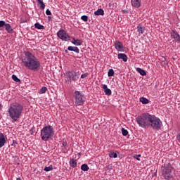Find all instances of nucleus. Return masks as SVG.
<instances>
[{
    "label": "nucleus",
    "instance_id": "9b49d317",
    "mask_svg": "<svg viewBox=\"0 0 180 180\" xmlns=\"http://www.w3.org/2000/svg\"><path fill=\"white\" fill-rule=\"evenodd\" d=\"M171 37L175 40V41H177L179 43L180 41V35L178 34V32L174 30H172L170 32Z\"/></svg>",
    "mask_w": 180,
    "mask_h": 180
},
{
    "label": "nucleus",
    "instance_id": "bb28decb",
    "mask_svg": "<svg viewBox=\"0 0 180 180\" xmlns=\"http://www.w3.org/2000/svg\"><path fill=\"white\" fill-rule=\"evenodd\" d=\"M46 92H47V87L43 86V87H41V89L39 90V94H46Z\"/></svg>",
    "mask_w": 180,
    "mask_h": 180
},
{
    "label": "nucleus",
    "instance_id": "aec40b11",
    "mask_svg": "<svg viewBox=\"0 0 180 180\" xmlns=\"http://www.w3.org/2000/svg\"><path fill=\"white\" fill-rule=\"evenodd\" d=\"M145 31H146V27H142L141 25H139L137 26V32L140 34H143V33H144Z\"/></svg>",
    "mask_w": 180,
    "mask_h": 180
},
{
    "label": "nucleus",
    "instance_id": "473e14b6",
    "mask_svg": "<svg viewBox=\"0 0 180 180\" xmlns=\"http://www.w3.org/2000/svg\"><path fill=\"white\" fill-rule=\"evenodd\" d=\"M82 20H83L84 22H88V17L86 15H82L81 17Z\"/></svg>",
    "mask_w": 180,
    "mask_h": 180
},
{
    "label": "nucleus",
    "instance_id": "4be33fe9",
    "mask_svg": "<svg viewBox=\"0 0 180 180\" xmlns=\"http://www.w3.org/2000/svg\"><path fill=\"white\" fill-rule=\"evenodd\" d=\"M136 71H137V72H139V74L141 75H142V77L147 75V72H146V70H144L140 68H137Z\"/></svg>",
    "mask_w": 180,
    "mask_h": 180
},
{
    "label": "nucleus",
    "instance_id": "79ce46f5",
    "mask_svg": "<svg viewBox=\"0 0 180 180\" xmlns=\"http://www.w3.org/2000/svg\"><path fill=\"white\" fill-rule=\"evenodd\" d=\"M16 180H22V179H20V178H17V179Z\"/></svg>",
    "mask_w": 180,
    "mask_h": 180
},
{
    "label": "nucleus",
    "instance_id": "6ab92c4d",
    "mask_svg": "<svg viewBox=\"0 0 180 180\" xmlns=\"http://www.w3.org/2000/svg\"><path fill=\"white\" fill-rule=\"evenodd\" d=\"M72 43L75 46H81L82 44V41H81V39H76L75 38H73Z\"/></svg>",
    "mask_w": 180,
    "mask_h": 180
},
{
    "label": "nucleus",
    "instance_id": "a19ab883",
    "mask_svg": "<svg viewBox=\"0 0 180 180\" xmlns=\"http://www.w3.org/2000/svg\"><path fill=\"white\" fill-rule=\"evenodd\" d=\"M2 109V104L0 103V110Z\"/></svg>",
    "mask_w": 180,
    "mask_h": 180
},
{
    "label": "nucleus",
    "instance_id": "4468645a",
    "mask_svg": "<svg viewBox=\"0 0 180 180\" xmlns=\"http://www.w3.org/2000/svg\"><path fill=\"white\" fill-rule=\"evenodd\" d=\"M103 89H104V92L105 95H108V96H110V95H112V90L108 88V85L103 84Z\"/></svg>",
    "mask_w": 180,
    "mask_h": 180
},
{
    "label": "nucleus",
    "instance_id": "f8f14e48",
    "mask_svg": "<svg viewBox=\"0 0 180 180\" xmlns=\"http://www.w3.org/2000/svg\"><path fill=\"white\" fill-rule=\"evenodd\" d=\"M8 138L4 134L0 133V148H2L5 144H6V141Z\"/></svg>",
    "mask_w": 180,
    "mask_h": 180
},
{
    "label": "nucleus",
    "instance_id": "ddd939ff",
    "mask_svg": "<svg viewBox=\"0 0 180 180\" xmlns=\"http://www.w3.org/2000/svg\"><path fill=\"white\" fill-rule=\"evenodd\" d=\"M131 3L134 8H140L141 6V0H131Z\"/></svg>",
    "mask_w": 180,
    "mask_h": 180
},
{
    "label": "nucleus",
    "instance_id": "4c0bfd02",
    "mask_svg": "<svg viewBox=\"0 0 180 180\" xmlns=\"http://www.w3.org/2000/svg\"><path fill=\"white\" fill-rule=\"evenodd\" d=\"M177 140H178L179 143H180V134H179L177 135Z\"/></svg>",
    "mask_w": 180,
    "mask_h": 180
},
{
    "label": "nucleus",
    "instance_id": "f257e3e1",
    "mask_svg": "<svg viewBox=\"0 0 180 180\" xmlns=\"http://www.w3.org/2000/svg\"><path fill=\"white\" fill-rule=\"evenodd\" d=\"M25 57L22 58V63L25 68L31 71H39L40 70V60L32 53L24 52Z\"/></svg>",
    "mask_w": 180,
    "mask_h": 180
},
{
    "label": "nucleus",
    "instance_id": "9d476101",
    "mask_svg": "<svg viewBox=\"0 0 180 180\" xmlns=\"http://www.w3.org/2000/svg\"><path fill=\"white\" fill-rule=\"evenodd\" d=\"M115 47L117 51H120L121 53H123L124 51V46H123V44H122V42L119 41H115Z\"/></svg>",
    "mask_w": 180,
    "mask_h": 180
},
{
    "label": "nucleus",
    "instance_id": "37998d69",
    "mask_svg": "<svg viewBox=\"0 0 180 180\" xmlns=\"http://www.w3.org/2000/svg\"><path fill=\"white\" fill-rule=\"evenodd\" d=\"M65 53H68V50H65Z\"/></svg>",
    "mask_w": 180,
    "mask_h": 180
},
{
    "label": "nucleus",
    "instance_id": "39448f33",
    "mask_svg": "<svg viewBox=\"0 0 180 180\" xmlns=\"http://www.w3.org/2000/svg\"><path fill=\"white\" fill-rule=\"evenodd\" d=\"M172 165L171 163L164 165L161 167V172L163 178L169 180L172 178Z\"/></svg>",
    "mask_w": 180,
    "mask_h": 180
},
{
    "label": "nucleus",
    "instance_id": "ea45409f",
    "mask_svg": "<svg viewBox=\"0 0 180 180\" xmlns=\"http://www.w3.org/2000/svg\"><path fill=\"white\" fill-rule=\"evenodd\" d=\"M63 147H67V143L63 142Z\"/></svg>",
    "mask_w": 180,
    "mask_h": 180
},
{
    "label": "nucleus",
    "instance_id": "20e7f679",
    "mask_svg": "<svg viewBox=\"0 0 180 180\" xmlns=\"http://www.w3.org/2000/svg\"><path fill=\"white\" fill-rule=\"evenodd\" d=\"M53 134V127L51 125L46 126L41 130V139L44 141H47Z\"/></svg>",
    "mask_w": 180,
    "mask_h": 180
},
{
    "label": "nucleus",
    "instance_id": "7c9ffc66",
    "mask_svg": "<svg viewBox=\"0 0 180 180\" xmlns=\"http://www.w3.org/2000/svg\"><path fill=\"white\" fill-rule=\"evenodd\" d=\"M121 131H122V136H127L129 134V131H127L124 128H122Z\"/></svg>",
    "mask_w": 180,
    "mask_h": 180
},
{
    "label": "nucleus",
    "instance_id": "cd10ccee",
    "mask_svg": "<svg viewBox=\"0 0 180 180\" xmlns=\"http://www.w3.org/2000/svg\"><path fill=\"white\" fill-rule=\"evenodd\" d=\"M110 158H117V154L115 152H110L109 153Z\"/></svg>",
    "mask_w": 180,
    "mask_h": 180
},
{
    "label": "nucleus",
    "instance_id": "2f4dec72",
    "mask_svg": "<svg viewBox=\"0 0 180 180\" xmlns=\"http://www.w3.org/2000/svg\"><path fill=\"white\" fill-rule=\"evenodd\" d=\"M12 78L15 82H20V79L18 78V77L15 75H12Z\"/></svg>",
    "mask_w": 180,
    "mask_h": 180
},
{
    "label": "nucleus",
    "instance_id": "72a5a7b5",
    "mask_svg": "<svg viewBox=\"0 0 180 180\" xmlns=\"http://www.w3.org/2000/svg\"><path fill=\"white\" fill-rule=\"evenodd\" d=\"M140 157H141V155H134V158H135V160H137V161H140Z\"/></svg>",
    "mask_w": 180,
    "mask_h": 180
},
{
    "label": "nucleus",
    "instance_id": "c756f323",
    "mask_svg": "<svg viewBox=\"0 0 180 180\" xmlns=\"http://www.w3.org/2000/svg\"><path fill=\"white\" fill-rule=\"evenodd\" d=\"M108 77H113L115 75V71L113 69H110L108 72Z\"/></svg>",
    "mask_w": 180,
    "mask_h": 180
},
{
    "label": "nucleus",
    "instance_id": "2eb2a0df",
    "mask_svg": "<svg viewBox=\"0 0 180 180\" xmlns=\"http://www.w3.org/2000/svg\"><path fill=\"white\" fill-rule=\"evenodd\" d=\"M117 58L122 60L124 63L127 62V55L124 53H118Z\"/></svg>",
    "mask_w": 180,
    "mask_h": 180
},
{
    "label": "nucleus",
    "instance_id": "a878e982",
    "mask_svg": "<svg viewBox=\"0 0 180 180\" xmlns=\"http://www.w3.org/2000/svg\"><path fill=\"white\" fill-rule=\"evenodd\" d=\"M81 169L82 171H88V169H89V167H88V165L86 164H83L81 166Z\"/></svg>",
    "mask_w": 180,
    "mask_h": 180
},
{
    "label": "nucleus",
    "instance_id": "f03ea898",
    "mask_svg": "<svg viewBox=\"0 0 180 180\" xmlns=\"http://www.w3.org/2000/svg\"><path fill=\"white\" fill-rule=\"evenodd\" d=\"M22 112L23 105L19 103H11L8 109V116L13 120V122H17L22 115Z\"/></svg>",
    "mask_w": 180,
    "mask_h": 180
},
{
    "label": "nucleus",
    "instance_id": "5701e85b",
    "mask_svg": "<svg viewBox=\"0 0 180 180\" xmlns=\"http://www.w3.org/2000/svg\"><path fill=\"white\" fill-rule=\"evenodd\" d=\"M69 164L72 168L77 167V160H75V159H70Z\"/></svg>",
    "mask_w": 180,
    "mask_h": 180
},
{
    "label": "nucleus",
    "instance_id": "1a4fd4ad",
    "mask_svg": "<svg viewBox=\"0 0 180 180\" xmlns=\"http://www.w3.org/2000/svg\"><path fill=\"white\" fill-rule=\"evenodd\" d=\"M57 36L59 37V39H60V40H63V41H68L70 39V35L64 30H60L57 32Z\"/></svg>",
    "mask_w": 180,
    "mask_h": 180
},
{
    "label": "nucleus",
    "instance_id": "423d86ee",
    "mask_svg": "<svg viewBox=\"0 0 180 180\" xmlns=\"http://www.w3.org/2000/svg\"><path fill=\"white\" fill-rule=\"evenodd\" d=\"M64 75L65 82H68V84H71L72 81H78V79H79V73L72 70L66 72Z\"/></svg>",
    "mask_w": 180,
    "mask_h": 180
},
{
    "label": "nucleus",
    "instance_id": "58836bf2",
    "mask_svg": "<svg viewBox=\"0 0 180 180\" xmlns=\"http://www.w3.org/2000/svg\"><path fill=\"white\" fill-rule=\"evenodd\" d=\"M16 144H18V142H16V141H13L11 146H15Z\"/></svg>",
    "mask_w": 180,
    "mask_h": 180
},
{
    "label": "nucleus",
    "instance_id": "412c9836",
    "mask_svg": "<svg viewBox=\"0 0 180 180\" xmlns=\"http://www.w3.org/2000/svg\"><path fill=\"white\" fill-rule=\"evenodd\" d=\"M139 102H141L143 105H147L148 103H150V100H148L146 97H141L139 98Z\"/></svg>",
    "mask_w": 180,
    "mask_h": 180
},
{
    "label": "nucleus",
    "instance_id": "c85d7f7f",
    "mask_svg": "<svg viewBox=\"0 0 180 180\" xmlns=\"http://www.w3.org/2000/svg\"><path fill=\"white\" fill-rule=\"evenodd\" d=\"M44 171H46V172H49V171H53V165H50L49 167H45L44 168Z\"/></svg>",
    "mask_w": 180,
    "mask_h": 180
},
{
    "label": "nucleus",
    "instance_id": "b1692460",
    "mask_svg": "<svg viewBox=\"0 0 180 180\" xmlns=\"http://www.w3.org/2000/svg\"><path fill=\"white\" fill-rule=\"evenodd\" d=\"M37 2H38V5H41L39 6L40 9H44V8H46V5L44 4V3H43V1L37 0Z\"/></svg>",
    "mask_w": 180,
    "mask_h": 180
},
{
    "label": "nucleus",
    "instance_id": "0eeeda50",
    "mask_svg": "<svg viewBox=\"0 0 180 180\" xmlns=\"http://www.w3.org/2000/svg\"><path fill=\"white\" fill-rule=\"evenodd\" d=\"M154 129L155 130H160L162 127V122L160 118L155 115H150V120L149 121V127Z\"/></svg>",
    "mask_w": 180,
    "mask_h": 180
},
{
    "label": "nucleus",
    "instance_id": "6e6552de",
    "mask_svg": "<svg viewBox=\"0 0 180 180\" xmlns=\"http://www.w3.org/2000/svg\"><path fill=\"white\" fill-rule=\"evenodd\" d=\"M75 103L77 106H81L85 103V96L79 91H75Z\"/></svg>",
    "mask_w": 180,
    "mask_h": 180
},
{
    "label": "nucleus",
    "instance_id": "7ed1b4c3",
    "mask_svg": "<svg viewBox=\"0 0 180 180\" xmlns=\"http://www.w3.org/2000/svg\"><path fill=\"white\" fill-rule=\"evenodd\" d=\"M151 115L149 113H143L136 117V122L142 129H148L150 127V120Z\"/></svg>",
    "mask_w": 180,
    "mask_h": 180
},
{
    "label": "nucleus",
    "instance_id": "f3484780",
    "mask_svg": "<svg viewBox=\"0 0 180 180\" xmlns=\"http://www.w3.org/2000/svg\"><path fill=\"white\" fill-rule=\"evenodd\" d=\"M5 29L7 33H13V29L12 28V26H11V24L6 23V25H5Z\"/></svg>",
    "mask_w": 180,
    "mask_h": 180
},
{
    "label": "nucleus",
    "instance_id": "393cba45",
    "mask_svg": "<svg viewBox=\"0 0 180 180\" xmlns=\"http://www.w3.org/2000/svg\"><path fill=\"white\" fill-rule=\"evenodd\" d=\"M34 27L36 29H39V30L44 29V26L40 25L39 22L35 23Z\"/></svg>",
    "mask_w": 180,
    "mask_h": 180
},
{
    "label": "nucleus",
    "instance_id": "dca6fc26",
    "mask_svg": "<svg viewBox=\"0 0 180 180\" xmlns=\"http://www.w3.org/2000/svg\"><path fill=\"white\" fill-rule=\"evenodd\" d=\"M94 15H96V16H103L105 15V11L102 8H98L94 12Z\"/></svg>",
    "mask_w": 180,
    "mask_h": 180
},
{
    "label": "nucleus",
    "instance_id": "a211bd4d",
    "mask_svg": "<svg viewBox=\"0 0 180 180\" xmlns=\"http://www.w3.org/2000/svg\"><path fill=\"white\" fill-rule=\"evenodd\" d=\"M68 50H69V51H74L77 54L79 53V49L77 46H68Z\"/></svg>",
    "mask_w": 180,
    "mask_h": 180
},
{
    "label": "nucleus",
    "instance_id": "e433bc0d",
    "mask_svg": "<svg viewBox=\"0 0 180 180\" xmlns=\"http://www.w3.org/2000/svg\"><path fill=\"white\" fill-rule=\"evenodd\" d=\"M46 15H51V11H50L49 9H47V10L46 11Z\"/></svg>",
    "mask_w": 180,
    "mask_h": 180
},
{
    "label": "nucleus",
    "instance_id": "c9c22d12",
    "mask_svg": "<svg viewBox=\"0 0 180 180\" xmlns=\"http://www.w3.org/2000/svg\"><path fill=\"white\" fill-rule=\"evenodd\" d=\"M88 75H89V74L88 72H86L81 75V78L82 79L86 78V77H88Z\"/></svg>",
    "mask_w": 180,
    "mask_h": 180
},
{
    "label": "nucleus",
    "instance_id": "f704fd0d",
    "mask_svg": "<svg viewBox=\"0 0 180 180\" xmlns=\"http://www.w3.org/2000/svg\"><path fill=\"white\" fill-rule=\"evenodd\" d=\"M5 25H6V22H5V21L0 20V27H4V26H5Z\"/></svg>",
    "mask_w": 180,
    "mask_h": 180
}]
</instances>
